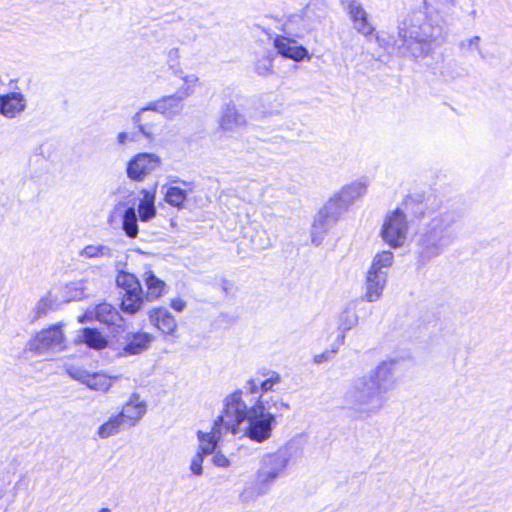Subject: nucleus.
<instances>
[{
	"label": "nucleus",
	"mask_w": 512,
	"mask_h": 512,
	"mask_svg": "<svg viewBox=\"0 0 512 512\" xmlns=\"http://www.w3.org/2000/svg\"><path fill=\"white\" fill-rule=\"evenodd\" d=\"M290 408L279 397L256 396L254 402L244 399V391L236 390L224 400L221 421L226 432L244 436L256 443H263L271 438L277 425V413Z\"/></svg>",
	"instance_id": "f257e3e1"
},
{
	"label": "nucleus",
	"mask_w": 512,
	"mask_h": 512,
	"mask_svg": "<svg viewBox=\"0 0 512 512\" xmlns=\"http://www.w3.org/2000/svg\"><path fill=\"white\" fill-rule=\"evenodd\" d=\"M397 372V360L382 361L350 383L344 394L345 403L361 419L379 413L388 400L387 394L397 386Z\"/></svg>",
	"instance_id": "f03ea898"
},
{
	"label": "nucleus",
	"mask_w": 512,
	"mask_h": 512,
	"mask_svg": "<svg viewBox=\"0 0 512 512\" xmlns=\"http://www.w3.org/2000/svg\"><path fill=\"white\" fill-rule=\"evenodd\" d=\"M458 214L454 211H440L431 217L424 233L416 242V254L421 264L438 257L455 239V224Z\"/></svg>",
	"instance_id": "7ed1b4c3"
},
{
	"label": "nucleus",
	"mask_w": 512,
	"mask_h": 512,
	"mask_svg": "<svg viewBox=\"0 0 512 512\" xmlns=\"http://www.w3.org/2000/svg\"><path fill=\"white\" fill-rule=\"evenodd\" d=\"M293 456L294 447L290 444L262 455L256 471L255 485L243 490L240 495L241 500L249 502L268 494L276 481L287 475Z\"/></svg>",
	"instance_id": "20e7f679"
},
{
	"label": "nucleus",
	"mask_w": 512,
	"mask_h": 512,
	"mask_svg": "<svg viewBox=\"0 0 512 512\" xmlns=\"http://www.w3.org/2000/svg\"><path fill=\"white\" fill-rule=\"evenodd\" d=\"M436 28L422 13H415L405 19L399 27V36L412 56L420 57L432 50Z\"/></svg>",
	"instance_id": "39448f33"
},
{
	"label": "nucleus",
	"mask_w": 512,
	"mask_h": 512,
	"mask_svg": "<svg viewBox=\"0 0 512 512\" xmlns=\"http://www.w3.org/2000/svg\"><path fill=\"white\" fill-rule=\"evenodd\" d=\"M183 101L175 93L164 96L137 112L132 121L144 137L152 138L153 127L147 122L148 112L155 111L163 114L166 118L173 119L183 110Z\"/></svg>",
	"instance_id": "423d86ee"
},
{
	"label": "nucleus",
	"mask_w": 512,
	"mask_h": 512,
	"mask_svg": "<svg viewBox=\"0 0 512 512\" xmlns=\"http://www.w3.org/2000/svg\"><path fill=\"white\" fill-rule=\"evenodd\" d=\"M408 230L409 225L406 215L401 210L396 209L385 217L380 236L389 247L397 249L404 245Z\"/></svg>",
	"instance_id": "0eeeda50"
},
{
	"label": "nucleus",
	"mask_w": 512,
	"mask_h": 512,
	"mask_svg": "<svg viewBox=\"0 0 512 512\" xmlns=\"http://www.w3.org/2000/svg\"><path fill=\"white\" fill-rule=\"evenodd\" d=\"M64 326L63 323H57L39 331L29 343L30 350L32 352H60L67 349Z\"/></svg>",
	"instance_id": "6e6552de"
},
{
	"label": "nucleus",
	"mask_w": 512,
	"mask_h": 512,
	"mask_svg": "<svg viewBox=\"0 0 512 512\" xmlns=\"http://www.w3.org/2000/svg\"><path fill=\"white\" fill-rule=\"evenodd\" d=\"M162 164L161 158L154 153H138L127 165V176L133 181L141 182Z\"/></svg>",
	"instance_id": "1a4fd4ad"
},
{
	"label": "nucleus",
	"mask_w": 512,
	"mask_h": 512,
	"mask_svg": "<svg viewBox=\"0 0 512 512\" xmlns=\"http://www.w3.org/2000/svg\"><path fill=\"white\" fill-rule=\"evenodd\" d=\"M281 381L280 375L272 370L259 371L256 376L247 381L242 389L244 391V398L251 395L248 402H254L256 396L263 395L269 397L268 392L274 391V386Z\"/></svg>",
	"instance_id": "9d476101"
},
{
	"label": "nucleus",
	"mask_w": 512,
	"mask_h": 512,
	"mask_svg": "<svg viewBox=\"0 0 512 512\" xmlns=\"http://www.w3.org/2000/svg\"><path fill=\"white\" fill-rule=\"evenodd\" d=\"M65 371L70 378L94 391L106 392L112 384L111 377L102 373H91L80 366L65 364Z\"/></svg>",
	"instance_id": "9b49d317"
},
{
	"label": "nucleus",
	"mask_w": 512,
	"mask_h": 512,
	"mask_svg": "<svg viewBox=\"0 0 512 512\" xmlns=\"http://www.w3.org/2000/svg\"><path fill=\"white\" fill-rule=\"evenodd\" d=\"M341 210L337 208V201H330L319 211L312 226V241L319 245L322 235L326 233L337 221Z\"/></svg>",
	"instance_id": "f8f14e48"
},
{
	"label": "nucleus",
	"mask_w": 512,
	"mask_h": 512,
	"mask_svg": "<svg viewBox=\"0 0 512 512\" xmlns=\"http://www.w3.org/2000/svg\"><path fill=\"white\" fill-rule=\"evenodd\" d=\"M342 3L348 12L353 28L365 37L371 36L375 27L369 20V15L358 0H343Z\"/></svg>",
	"instance_id": "ddd939ff"
},
{
	"label": "nucleus",
	"mask_w": 512,
	"mask_h": 512,
	"mask_svg": "<svg viewBox=\"0 0 512 512\" xmlns=\"http://www.w3.org/2000/svg\"><path fill=\"white\" fill-rule=\"evenodd\" d=\"M171 73L170 84L175 88L174 93L183 100L193 96L201 85L199 77L194 73L185 74L181 68H174L172 65Z\"/></svg>",
	"instance_id": "4468645a"
},
{
	"label": "nucleus",
	"mask_w": 512,
	"mask_h": 512,
	"mask_svg": "<svg viewBox=\"0 0 512 512\" xmlns=\"http://www.w3.org/2000/svg\"><path fill=\"white\" fill-rule=\"evenodd\" d=\"M387 281V275H380L367 270L365 273L362 299L369 303L379 301L383 296Z\"/></svg>",
	"instance_id": "2eb2a0df"
},
{
	"label": "nucleus",
	"mask_w": 512,
	"mask_h": 512,
	"mask_svg": "<svg viewBox=\"0 0 512 512\" xmlns=\"http://www.w3.org/2000/svg\"><path fill=\"white\" fill-rule=\"evenodd\" d=\"M223 429L225 430L224 422L221 421L220 415L214 422L210 432L198 431L197 437L200 443L198 452L202 453L204 456L214 454Z\"/></svg>",
	"instance_id": "dca6fc26"
},
{
	"label": "nucleus",
	"mask_w": 512,
	"mask_h": 512,
	"mask_svg": "<svg viewBox=\"0 0 512 512\" xmlns=\"http://www.w3.org/2000/svg\"><path fill=\"white\" fill-rule=\"evenodd\" d=\"M93 314L95 320L113 328V331L118 332L124 327V318L115 307L108 303H101L93 307Z\"/></svg>",
	"instance_id": "f3484780"
},
{
	"label": "nucleus",
	"mask_w": 512,
	"mask_h": 512,
	"mask_svg": "<svg viewBox=\"0 0 512 512\" xmlns=\"http://www.w3.org/2000/svg\"><path fill=\"white\" fill-rule=\"evenodd\" d=\"M147 405L144 401H140L137 393H133L129 401L124 405L121 412L118 413L125 424L129 427L135 426L136 423L145 415Z\"/></svg>",
	"instance_id": "a211bd4d"
},
{
	"label": "nucleus",
	"mask_w": 512,
	"mask_h": 512,
	"mask_svg": "<svg viewBox=\"0 0 512 512\" xmlns=\"http://www.w3.org/2000/svg\"><path fill=\"white\" fill-rule=\"evenodd\" d=\"M274 47L278 54L294 61H301L308 56L306 48L298 45L295 40L284 36H277L274 39Z\"/></svg>",
	"instance_id": "6ab92c4d"
},
{
	"label": "nucleus",
	"mask_w": 512,
	"mask_h": 512,
	"mask_svg": "<svg viewBox=\"0 0 512 512\" xmlns=\"http://www.w3.org/2000/svg\"><path fill=\"white\" fill-rule=\"evenodd\" d=\"M366 192V184L364 182L357 181L344 186L338 196L330 199V201H337V208L342 211L347 209V207L355 200L365 195Z\"/></svg>",
	"instance_id": "aec40b11"
},
{
	"label": "nucleus",
	"mask_w": 512,
	"mask_h": 512,
	"mask_svg": "<svg viewBox=\"0 0 512 512\" xmlns=\"http://www.w3.org/2000/svg\"><path fill=\"white\" fill-rule=\"evenodd\" d=\"M245 124V116L237 110L234 104L228 103L222 108L219 126L223 131H235Z\"/></svg>",
	"instance_id": "412c9836"
},
{
	"label": "nucleus",
	"mask_w": 512,
	"mask_h": 512,
	"mask_svg": "<svg viewBox=\"0 0 512 512\" xmlns=\"http://www.w3.org/2000/svg\"><path fill=\"white\" fill-rule=\"evenodd\" d=\"M24 96L20 93L0 95V114L6 118H14L25 110Z\"/></svg>",
	"instance_id": "4be33fe9"
},
{
	"label": "nucleus",
	"mask_w": 512,
	"mask_h": 512,
	"mask_svg": "<svg viewBox=\"0 0 512 512\" xmlns=\"http://www.w3.org/2000/svg\"><path fill=\"white\" fill-rule=\"evenodd\" d=\"M73 342L76 345L85 344L88 348L94 350H103L108 344L106 337L94 328H84L79 330Z\"/></svg>",
	"instance_id": "5701e85b"
},
{
	"label": "nucleus",
	"mask_w": 512,
	"mask_h": 512,
	"mask_svg": "<svg viewBox=\"0 0 512 512\" xmlns=\"http://www.w3.org/2000/svg\"><path fill=\"white\" fill-rule=\"evenodd\" d=\"M313 9L307 6L301 15H293L285 24L286 30L296 37H301L305 32L312 29V25L306 23L304 18H310Z\"/></svg>",
	"instance_id": "b1692460"
},
{
	"label": "nucleus",
	"mask_w": 512,
	"mask_h": 512,
	"mask_svg": "<svg viewBox=\"0 0 512 512\" xmlns=\"http://www.w3.org/2000/svg\"><path fill=\"white\" fill-rule=\"evenodd\" d=\"M150 321L160 331L171 334L176 328L174 317L164 308H158L151 312Z\"/></svg>",
	"instance_id": "393cba45"
},
{
	"label": "nucleus",
	"mask_w": 512,
	"mask_h": 512,
	"mask_svg": "<svg viewBox=\"0 0 512 512\" xmlns=\"http://www.w3.org/2000/svg\"><path fill=\"white\" fill-rule=\"evenodd\" d=\"M153 341L154 337L147 332L129 333L126 336V347L124 352L147 350L151 347Z\"/></svg>",
	"instance_id": "a878e982"
},
{
	"label": "nucleus",
	"mask_w": 512,
	"mask_h": 512,
	"mask_svg": "<svg viewBox=\"0 0 512 512\" xmlns=\"http://www.w3.org/2000/svg\"><path fill=\"white\" fill-rule=\"evenodd\" d=\"M141 194L143 197L138 205V213L141 221L148 222L156 215L155 192L143 189Z\"/></svg>",
	"instance_id": "bb28decb"
},
{
	"label": "nucleus",
	"mask_w": 512,
	"mask_h": 512,
	"mask_svg": "<svg viewBox=\"0 0 512 512\" xmlns=\"http://www.w3.org/2000/svg\"><path fill=\"white\" fill-rule=\"evenodd\" d=\"M394 263V254L389 250H383L375 254L368 268L369 271L380 275H387Z\"/></svg>",
	"instance_id": "cd10ccee"
},
{
	"label": "nucleus",
	"mask_w": 512,
	"mask_h": 512,
	"mask_svg": "<svg viewBox=\"0 0 512 512\" xmlns=\"http://www.w3.org/2000/svg\"><path fill=\"white\" fill-rule=\"evenodd\" d=\"M143 304L142 289L140 291L123 292L121 309L128 314H135Z\"/></svg>",
	"instance_id": "c85d7f7f"
},
{
	"label": "nucleus",
	"mask_w": 512,
	"mask_h": 512,
	"mask_svg": "<svg viewBox=\"0 0 512 512\" xmlns=\"http://www.w3.org/2000/svg\"><path fill=\"white\" fill-rule=\"evenodd\" d=\"M124 425L125 423L122 420L121 416L117 414L115 416L110 417L105 423L99 426L97 430V435L102 439L109 438L111 436L118 434L122 430Z\"/></svg>",
	"instance_id": "c756f323"
},
{
	"label": "nucleus",
	"mask_w": 512,
	"mask_h": 512,
	"mask_svg": "<svg viewBox=\"0 0 512 512\" xmlns=\"http://www.w3.org/2000/svg\"><path fill=\"white\" fill-rule=\"evenodd\" d=\"M145 282L147 286L148 299H157L162 295L165 283L158 279L152 272H146Z\"/></svg>",
	"instance_id": "7c9ffc66"
},
{
	"label": "nucleus",
	"mask_w": 512,
	"mask_h": 512,
	"mask_svg": "<svg viewBox=\"0 0 512 512\" xmlns=\"http://www.w3.org/2000/svg\"><path fill=\"white\" fill-rule=\"evenodd\" d=\"M187 199V192L177 186H169L165 192L164 200L171 206L182 208Z\"/></svg>",
	"instance_id": "2f4dec72"
},
{
	"label": "nucleus",
	"mask_w": 512,
	"mask_h": 512,
	"mask_svg": "<svg viewBox=\"0 0 512 512\" xmlns=\"http://www.w3.org/2000/svg\"><path fill=\"white\" fill-rule=\"evenodd\" d=\"M122 227L126 235L135 238L138 234L137 215L133 207L125 210L122 216Z\"/></svg>",
	"instance_id": "473e14b6"
},
{
	"label": "nucleus",
	"mask_w": 512,
	"mask_h": 512,
	"mask_svg": "<svg viewBox=\"0 0 512 512\" xmlns=\"http://www.w3.org/2000/svg\"><path fill=\"white\" fill-rule=\"evenodd\" d=\"M273 52L267 51L259 55L255 61V72L260 76H268L273 72Z\"/></svg>",
	"instance_id": "72a5a7b5"
},
{
	"label": "nucleus",
	"mask_w": 512,
	"mask_h": 512,
	"mask_svg": "<svg viewBox=\"0 0 512 512\" xmlns=\"http://www.w3.org/2000/svg\"><path fill=\"white\" fill-rule=\"evenodd\" d=\"M116 283L124 292L140 291L142 289L135 275L128 272H120L117 275Z\"/></svg>",
	"instance_id": "f704fd0d"
},
{
	"label": "nucleus",
	"mask_w": 512,
	"mask_h": 512,
	"mask_svg": "<svg viewBox=\"0 0 512 512\" xmlns=\"http://www.w3.org/2000/svg\"><path fill=\"white\" fill-rule=\"evenodd\" d=\"M359 322V316L354 307L348 306L340 314L339 317V329L342 331H349L353 327L357 326Z\"/></svg>",
	"instance_id": "c9c22d12"
},
{
	"label": "nucleus",
	"mask_w": 512,
	"mask_h": 512,
	"mask_svg": "<svg viewBox=\"0 0 512 512\" xmlns=\"http://www.w3.org/2000/svg\"><path fill=\"white\" fill-rule=\"evenodd\" d=\"M80 255L84 258H111L113 251L105 245H88L81 250Z\"/></svg>",
	"instance_id": "e433bc0d"
},
{
	"label": "nucleus",
	"mask_w": 512,
	"mask_h": 512,
	"mask_svg": "<svg viewBox=\"0 0 512 512\" xmlns=\"http://www.w3.org/2000/svg\"><path fill=\"white\" fill-rule=\"evenodd\" d=\"M54 300L50 293L41 297L33 308V319L37 320L48 313L53 307Z\"/></svg>",
	"instance_id": "4c0bfd02"
},
{
	"label": "nucleus",
	"mask_w": 512,
	"mask_h": 512,
	"mask_svg": "<svg viewBox=\"0 0 512 512\" xmlns=\"http://www.w3.org/2000/svg\"><path fill=\"white\" fill-rule=\"evenodd\" d=\"M85 296V289L82 282H74L65 286V301H77Z\"/></svg>",
	"instance_id": "58836bf2"
},
{
	"label": "nucleus",
	"mask_w": 512,
	"mask_h": 512,
	"mask_svg": "<svg viewBox=\"0 0 512 512\" xmlns=\"http://www.w3.org/2000/svg\"><path fill=\"white\" fill-rule=\"evenodd\" d=\"M233 458L231 456H227L223 453V451L218 450L214 453L212 457V463L214 466L218 468H228L231 466Z\"/></svg>",
	"instance_id": "ea45409f"
},
{
	"label": "nucleus",
	"mask_w": 512,
	"mask_h": 512,
	"mask_svg": "<svg viewBox=\"0 0 512 512\" xmlns=\"http://www.w3.org/2000/svg\"><path fill=\"white\" fill-rule=\"evenodd\" d=\"M251 242H252L254 248L257 250L265 249L271 245L270 239L268 237H266V232L263 230L257 231L256 237H253L251 239Z\"/></svg>",
	"instance_id": "a19ab883"
},
{
	"label": "nucleus",
	"mask_w": 512,
	"mask_h": 512,
	"mask_svg": "<svg viewBox=\"0 0 512 512\" xmlns=\"http://www.w3.org/2000/svg\"><path fill=\"white\" fill-rule=\"evenodd\" d=\"M204 457L202 453L197 452L191 460L190 470L196 476H201L203 473Z\"/></svg>",
	"instance_id": "79ce46f5"
},
{
	"label": "nucleus",
	"mask_w": 512,
	"mask_h": 512,
	"mask_svg": "<svg viewBox=\"0 0 512 512\" xmlns=\"http://www.w3.org/2000/svg\"><path fill=\"white\" fill-rule=\"evenodd\" d=\"M135 137L133 134H129L127 132H120L118 135H117V143L121 146H125L126 144H128L129 142H133L135 141Z\"/></svg>",
	"instance_id": "37998d69"
},
{
	"label": "nucleus",
	"mask_w": 512,
	"mask_h": 512,
	"mask_svg": "<svg viewBox=\"0 0 512 512\" xmlns=\"http://www.w3.org/2000/svg\"><path fill=\"white\" fill-rule=\"evenodd\" d=\"M479 41H480V37L474 36L466 42H464V41L461 42V47H465L467 49L475 48L480 53Z\"/></svg>",
	"instance_id": "c03bdc74"
},
{
	"label": "nucleus",
	"mask_w": 512,
	"mask_h": 512,
	"mask_svg": "<svg viewBox=\"0 0 512 512\" xmlns=\"http://www.w3.org/2000/svg\"><path fill=\"white\" fill-rule=\"evenodd\" d=\"M180 55H179V50L178 49H171L169 52H168V63H169V69L171 70V65L176 68V65L174 64V62H177V60L179 59ZM177 68H179L177 66Z\"/></svg>",
	"instance_id": "a18cd8bd"
},
{
	"label": "nucleus",
	"mask_w": 512,
	"mask_h": 512,
	"mask_svg": "<svg viewBox=\"0 0 512 512\" xmlns=\"http://www.w3.org/2000/svg\"><path fill=\"white\" fill-rule=\"evenodd\" d=\"M92 320H95V315L93 314V307L86 309L85 313L78 318V322L81 324Z\"/></svg>",
	"instance_id": "49530a36"
},
{
	"label": "nucleus",
	"mask_w": 512,
	"mask_h": 512,
	"mask_svg": "<svg viewBox=\"0 0 512 512\" xmlns=\"http://www.w3.org/2000/svg\"><path fill=\"white\" fill-rule=\"evenodd\" d=\"M184 306H185V303L180 299L172 301L173 309H175L178 312H181L184 309Z\"/></svg>",
	"instance_id": "de8ad7c7"
},
{
	"label": "nucleus",
	"mask_w": 512,
	"mask_h": 512,
	"mask_svg": "<svg viewBox=\"0 0 512 512\" xmlns=\"http://www.w3.org/2000/svg\"><path fill=\"white\" fill-rule=\"evenodd\" d=\"M326 360V354H316L314 357V362L320 364Z\"/></svg>",
	"instance_id": "09e8293b"
},
{
	"label": "nucleus",
	"mask_w": 512,
	"mask_h": 512,
	"mask_svg": "<svg viewBox=\"0 0 512 512\" xmlns=\"http://www.w3.org/2000/svg\"><path fill=\"white\" fill-rule=\"evenodd\" d=\"M98 512H111V510L108 508H102Z\"/></svg>",
	"instance_id": "8fccbe9b"
}]
</instances>
